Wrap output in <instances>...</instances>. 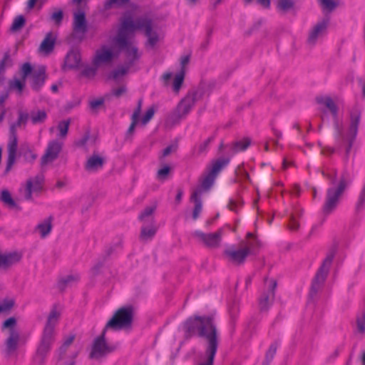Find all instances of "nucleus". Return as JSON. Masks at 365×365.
I'll return each mask as SVG.
<instances>
[{
    "label": "nucleus",
    "instance_id": "obj_1",
    "mask_svg": "<svg viewBox=\"0 0 365 365\" xmlns=\"http://www.w3.org/2000/svg\"><path fill=\"white\" fill-rule=\"evenodd\" d=\"M137 30H143L148 38L147 46L153 48L158 42V34L153 29L152 20L147 16L138 17L133 19L131 16H125L120 21L117 36L113 42L120 50L125 53L130 63L137 61L140 53L135 44L134 36Z\"/></svg>",
    "mask_w": 365,
    "mask_h": 365
},
{
    "label": "nucleus",
    "instance_id": "obj_2",
    "mask_svg": "<svg viewBox=\"0 0 365 365\" xmlns=\"http://www.w3.org/2000/svg\"><path fill=\"white\" fill-rule=\"evenodd\" d=\"M318 102L331 113L336 144L339 148H344L346 155L348 156L358 134L361 118V112L357 109L351 110L347 121L343 123L338 118V108L331 98H322Z\"/></svg>",
    "mask_w": 365,
    "mask_h": 365
},
{
    "label": "nucleus",
    "instance_id": "obj_3",
    "mask_svg": "<svg viewBox=\"0 0 365 365\" xmlns=\"http://www.w3.org/2000/svg\"><path fill=\"white\" fill-rule=\"evenodd\" d=\"M187 336L198 335L207 341L205 356L198 365H213L217 349V329L212 316H194L184 324Z\"/></svg>",
    "mask_w": 365,
    "mask_h": 365
},
{
    "label": "nucleus",
    "instance_id": "obj_4",
    "mask_svg": "<svg viewBox=\"0 0 365 365\" xmlns=\"http://www.w3.org/2000/svg\"><path fill=\"white\" fill-rule=\"evenodd\" d=\"M332 186L327 189L325 202L323 205V212L328 215L337 207L340 199L348 186V181L344 175H341L338 182H336V172L328 175Z\"/></svg>",
    "mask_w": 365,
    "mask_h": 365
},
{
    "label": "nucleus",
    "instance_id": "obj_5",
    "mask_svg": "<svg viewBox=\"0 0 365 365\" xmlns=\"http://www.w3.org/2000/svg\"><path fill=\"white\" fill-rule=\"evenodd\" d=\"M247 238L246 241L241 242L240 247H231L224 251L227 262L234 265H240L245 262L247 256L252 254L258 244L257 240L251 232L247 234Z\"/></svg>",
    "mask_w": 365,
    "mask_h": 365
},
{
    "label": "nucleus",
    "instance_id": "obj_6",
    "mask_svg": "<svg viewBox=\"0 0 365 365\" xmlns=\"http://www.w3.org/2000/svg\"><path fill=\"white\" fill-rule=\"evenodd\" d=\"M30 117V114L22 110L19 111V118L17 121L11 125L10 135L7 143V160L5 173H9L15 163L17 155L18 140L16 135V128L21 125H25Z\"/></svg>",
    "mask_w": 365,
    "mask_h": 365
},
{
    "label": "nucleus",
    "instance_id": "obj_7",
    "mask_svg": "<svg viewBox=\"0 0 365 365\" xmlns=\"http://www.w3.org/2000/svg\"><path fill=\"white\" fill-rule=\"evenodd\" d=\"M133 317V309L125 307L118 309L113 317L107 322L106 329L120 330L130 326Z\"/></svg>",
    "mask_w": 365,
    "mask_h": 365
},
{
    "label": "nucleus",
    "instance_id": "obj_8",
    "mask_svg": "<svg viewBox=\"0 0 365 365\" xmlns=\"http://www.w3.org/2000/svg\"><path fill=\"white\" fill-rule=\"evenodd\" d=\"M201 97L202 93L200 91H195L188 93L178 103L177 108L171 114L170 118L176 122L185 118Z\"/></svg>",
    "mask_w": 365,
    "mask_h": 365
},
{
    "label": "nucleus",
    "instance_id": "obj_9",
    "mask_svg": "<svg viewBox=\"0 0 365 365\" xmlns=\"http://www.w3.org/2000/svg\"><path fill=\"white\" fill-rule=\"evenodd\" d=\"M229 163V159L219 158L214 161L208 173L205 175L201 180V185L197 190H201V194L208 190L213 185L217 175L220 170Z\"/></svg>",
    "mask_w": 365,
    "mask_h": 365
},
{
    "label": "nucleus",
    "instance_id": "obj_10",
    "mask_svg": "<svg viewBox=\"0 0 365 365\" xmlns=\"http://www.w3.org/2000/svg\"><path fill=\"white\" fill-rule=\"evenodd\" d=\"M107 329H103L102 334L93 341L92 350L90 356L93 359H100L117 349V344H110L106 341V332Z\"/></svg>",
    "mask_w": 365,
    "mask_h": 365
},
{
    "label": "nucleus",
    "instance_id": "obj_11",
    "mask_svg": "<svg viewBox=\"0 0 365 365\" xmlns=\"http://www.w3.org/2000/svg\"><path fill=\"white\" fill-rule=\"evenodd\" d=\"M118 56V52L114 46L103 45L96 51L92 63L100 68L102 66L110 64Z\"/></svg>",
    "mask_w": 365,
    "mask_h": 365
},
{
    "label": "nucleus",
    "instance_id": "obj_12",
    "mask_svg": "<svg viewBox=\"0 0 365 365\" xmlns=\"http://www.w3.org/2000/svg\"><path fill=\"white\" fill-rule=\"evenodd\" d=\"M192 235L199 242L206 247L215 248L220 246L222 236V230H218L214 233H204L196 230Z\"/></svg>",
    "mask_w": 365,
    "mask_h": 365
},
{
    "label": "nucleus",
    "instance_id": "obj_13",
    "mask_svg": "<svg viewBox=\"0 0 365 365\" xmlns=\"http://www.w3.org/2000/svg\"><path fill=\"white\" fill-rule=\"evenodd\" d=\"M333 259L332 255L327 256L317 271L312 284L311 293L316 294L324 282Z\"/></svg>",
    "mask_w": 365,
    "mask_h": 365
},
{
    "label": "nucleus",
    "instance_id": "obj_14",
    "mask_svg": "<svg viewBox=\"0 0 365 365\" xmlns=\"http://www.w3.org/2000/svg\"><path fill=\"white\" fill-rule=\"evenodd\" d=\"M72 27L75 36L83 40L88 31V23L83 11L79 9L73 13Z\"/></svg>",
    "mask_w": 365,
    "mask_h": 365
},
{
    "label": "nucleus",
    "instance_id": "obj_15",
    "mask_svg": "<svg viewBox=\"0 0 365 365\" xmlns=\"http://www.w3.org/2000/svg\"><path fill=\"white\" fill-rule=\"evenodd\" d=\"M266 290L259 298V308L261 312L267 311L274 301L277 282L274 279L267 280Z\"/></svg>",
    "mask_w": 365,
    "mask_h": 365
},
{
    "label": "nucleus",
    "instance_id": "obj_16",
    "mask_svg": "<svg viewBox=\"0 0 365 365\" xmlns=\"http://www.w3.org/2000/svg\"><path fill=\"white\" fill-rule=\"evenodd\" d=\"M63 147V142L58 140H53L48 142L45 153L41 158V165H45L55 160Z\"/></svg>",
    "mask_w": 365,
    "mask_h": 365
},
{
    "label": "nucleus",
    "instance_id": "obj_17",
    "mask_svg": "<svg viewBox=\"0 0 365 365\" xmlns=\"http://www.w3.org/2000/svg\"><path fill=\"white\" fill-rule=\"evenodd\" d=\"M329 20L327 18L318 21L310 30L307 38V43L314 46L319 39L322 38L327 32Z\"/></svg>",
    "mask_w": 365,
    "mask_h": 365
},
{
    "label": "nucleus",
    "instance_id": "obj_18",
    "mask_svg": "<svg viewBox=\"0 0 365 365\" xmlns=\"http://www.w3.org/2000/svg\"><path fill=\"white\" fill-rule=\"evenodd\" d=\"M54 341V334L43 331L39 344L36 349V356L41 360L44 359L50 352Z\"/></svg>",
    "mask_w": 365,
    "mask_h": 365
},
{
    "label": "nucleus",
    "instance_id": "obj_19",
    "mask_svg": "<svg viewBox=\"0 0 365 365\" xmlns=\"http://www.w3.org/2000/svg\"><path fill=\"white\" fill-rule=\"evenodd\" d=\"M43 180V178L41 175H37L26 181L25 186L21 189V192L26 200H31L32 195L41 190Z\"/></svg>",
    "mask_w": 365,
    "mask_h": 365
},
{
    "label": "nucleus",
    "instance_id": "obj_20",
    "mask_svg": "<svg viewBox=\"0 0 365 365\" xmlns=\"http://www.w3.org/2000/svg\"><path fill=\"white\" fill-rule=\"evenodd\" d=\"M81 56L78 49L73 48L69 51L66 56L63 69H77L81 68Z\"/></svg>",
    "mask_w": 365,
    "mask_h": 365
},
{
    "label": "nucleus",
    "instance_id": "obj_21",
    "mask_svg": "<svg viewBox=\"0 0 365 365\" xmlns=\"http://www.w3.org/2000/svg\"><path fill=\"white\" fill-rule=\"evenodd\" d=\"M60 316L61 309L57 306H54L48 316L43 331L55 334V327L58 324Z\"/></svg>",
    "mask_w": 365,
    "mask_h": 365
},
{
    "label": "nucleus",
    "instance_id": "obj_22",
    "mask_svg": "<svg viewBox=\"0 0 365 365\" xmlns=\"http://www.w3.org/2000/svg\"><path fill=\"white\" fill-rule=\"evenodd\" d=\"M157 203L153 202L144 208V210L138 216V219L143 223V225L155 224L154 213L157 209Z\"/></svg>",
    "mask_w": 365,
    "mask_h": 365
},
{
    "label": "nucleus",
    "instance_id": "obj_23",
    "mask_svg": "<svg viewBox=\"0 0 365 365\" xmlns=\"http://www.w3.org/2000/svg\"><path fill=\"white\" fill-rule=\"evenodd\" d=\"M21 255L18 252L0 253V269H6L20 261Z\"/></svg>",
    "mask_w": 365,
    "mask_h": 365
},
{
    "label": "nucleus",
    "instance_id": "obj_24",
    "mask_svg": "<svg viewBox=\"0 0 365 365\" xmlns=\"http://www.w3.org/2000/svg\"><path fill=\"white\" fill-rule=\"evenodd\" d=\"M20 341V334L19 331L16 329H11L9 331V334L8 338L6 340V352L8 354H11L14 352L19 345Z\"/></svg>",
    "mask_w": 365,
    "mask_h": 365
},
{
    "label": "nucleus",
    "instance_id": "obj_25",
    "mask_svg": "<svg viewBox=\"0 0 365 365\" xmlns=\"http://www.w3.org/2000/svg\"><path fill=\"white\" fill-rule=\"evenodd\" d=\"M104 162L103 158L97 155H93L88 158L85 168L87 171L91 173L96 172L102 168Z\"/></svg>",
    "mask_w": 365,
    "mask_h": 365
},
{
    "label": "nucleus",
    "instance_id": "obj_26",
    "mask_svg": "<svg viewBox=\"0 0 365 365\" xmlns=\"http://www.w3.org/2000/svg\"><path fill=\"white\" fill-rule=\"evenodd\" d=\"M53 217L49 216L45 218L43 220L40 222L36 227L35 230L37 232L41 237L45 238L47 237L51 232L52 230V222Z\"/></svg>",
    "mask_w": 365,
    "mask_h": 365
},
{
    "label": "nucleus",
    "instance_id": "obj_27",
    "mask_svg": "<svg viewBox=\"0 0 365 365\" xmlns=\"http://www.w3.org/2000/svg\"><path fill=\"white\" fill-rule=\"evenodd\" d=\"M124 54H125V52ZM125 57L126 61L125 65L120 66L114 71H113L108 76L110 79L114 80L115 81L121 80L123 78V76L128 73L130 67L135 62L133 61V63H130L129 59H128L126 55H125Z\"/></svg>",
    "mask_w": 365,
    "mask_h": 365
},
{
    "label": "nucleus",
    "instance_id": "obj_28",
    "mask_svg": "<svg viewBox=\"0 0 365 365\" xmlns=\"http://www.w3.org/2000/svg\"><path fill=\"white\" fill-rule=\"evenodd\" d=\"M201 195V190H195L192 192L190 200L194 202L195 207L192 211V219L194 220H197L202 210V203L200 198Z\"/></svg>",
    "mask_w": 365,
    "mask_h": 365
},
{
    "label": "nucleus",
    "instance_id": "obj_29",
    "mask_svg": "<svg viewBox=\"0 0 365 365\" xmlns=\"http://www.w3.org/2000/svg\"><path fill=\"white\" fill-rule=\"evenodd\" d=\"M32 88L38 90L44 83L46 78V68L43 66L39 67L32 73Z\"/></svg>",
    "mask_w": 365,
    "mask_h": 365
},
{
    "label": "nucleus",
    "instance_id": "obj_30",
    "mask_svg": "<svg viewBox=\"0 0 365 365\" xmlns=\"http://www.w3.org/2000/svg\"><path fill=\"white\" fill-rule=\"evenodd\" d=\"M157 231L155 224L143 225L140 232V239L142 240H148L154 237Z\"/></svg>",
    "mask_w": 365,
    "mask_h": 365
},
{
    "label": "nucleus",
    "instance_id": "obj_31",
    "mask_svg": "<svg viewBox=\"0 0 365 365\" xmlns=\"http://www.w3.org/2000/svg\"><path fill=\"white\" fill-rule=\"evenodd\" d=\"M55 38H53L51 34H48L40 46V51L45 53H49L54 47Z\"/></svg>",
    "mask_w": 365,
    "mask_h": 365
},
{
    "label": "nucleus",
    "instance_id": "obj_32",
    "mask_svg": "<svg viewBox=\"0 0 365 365\" xmlns=\"http://www.w3.org/2000/svg\"><path fill=\"white\" fill-rule=\"evenodd\" d=\"M0 200L3 202V204L10 209H14L17 207V204L15 200L13 199L11 193L7 190H3L1 192L0 195Z\"/></svg>",
    "mask_w": 365,
    "mask_h": 365
},
{
    "label": "nucleus",
    "instance_id": "obj_33",
    "mask_svg": "<svg viewBox=\"0 0 365 365\" xmlns=\"http://www.w3.org/2000/svg\"><path fill=\"white\" fill-rule=\"evenodd\" d=\"M297 0H277V8L283 13L294 9Z\"/></svg>",
    "mask_w": 365,
    "mask_h": 365
},
{
    "label": "nucleus",
    "instance_id": "obj_34",
    "mask_svg": "<svg viewBox=\"0 0 365 365\" xmlns=\"http://www.w3.org/2000/svg\"><path fill=\"white\" fill-rule=\"evenodd\" d=\"M46 113L43 110H32L30 113V118L33 124H38L45 121Z\"/></svg>",
    "mask_w": 365,
    "mask_h": 365
},
{
    "label": "nucleus",
    "instance_id": "obj_35",
    "mask_svg": "<svg viewBox=\"0 0 365 365\" xmlns=\"http://www.w3.org/2000/svg\"><path fill=\"white\" fill-rule=\"evenodd\" d=\"M140 107H141V104L140 102L138 104V107L136 108V110L134 111V113L132 115V117H131L132 122H131V124L127 131L128 135H133L135 128L139 121V117H140V110H141Z\"/></svg>",
    "mask_w": 365,
    "mask_h": 365
},
{
    "label": "nucleus",
    "instance_id": "obj_36",
    "mask_svg": "<svg viewBox=\"0 0 365 365\" xmlns=\"http://www.w3.org/2000/svg\"><path fill=\"white\" fill-rule=\"evenodd\" d=\"M69 125V120H62L58 123L56 129L58 131V137L59 139H65L66 138Z\"/></svg>",
    "mask_w": 365,
    "mask_h": 365
},
{
    "label": "nucleus",
    "instance_id": "obj_37",
    "mask_svg": "<svg viewBox=\"0 0 365 365\" xmlns=\"http://www.w3.org/2000/svg\"><path fill=\"white\" fill-rule=\"evenodd\" d=\"M82 67V71L81 75L84 77H86L88 78H93L97 72L98 66H96L92 63L91 66L86 65V66H81Z\"/></svg>",
    "mask_w": 365,
    "mask_h": 365
},
{
    "label": "nucleus",
    "instance_id": "obj_38",
    "mask_svg": "<svg viewBox=\"0 0 365 365\" xmlns=\"http://www.w3.org/2000/svg\"><path fill=\"white\" fill-rule=\"evenodd\" d=\"M250 145V140L249 138H245L242 140H238L232 144V150L234 153L243 151L246 150Z\"/></svg>",
    "mask_w": 365,
    "mask_h": 365
},
{
    "label": "nucleus",
    "instance_id": "obj_39",
    "mask_svg": "<svg viewBox=\"0 0 365 365\" xmlns=\"http://www.w3.org/2000/svg\"><path fill=\"white\" fill-rule=\"evenodd\" d=\"M129 0H107L103 5V9L105 11L110 10L113 8L120 7L127 3Z\"/></svg>",
    "mask_w": 365,
    "mask_h": 365
},
{
    "label": "nucleus",
    "instance_id": "obj_40",
    "mask_svg": "<svg viewBox=\"0 0 365 365\" xmlns=\"http://www.w3.org/2000/svg\"><path fill=\"white\" fill-rule=\"evenodd\" d=\"M15 300L13 298H6L0 302V314L9 312L14 306Z\"/></svg>",
    "mask_w": 365,
    "mask_h": 365
},
{
    "label": "nucleus",
    "instance_id": "obj_41",
    "mask_svg": "<svg viewBox=\"0 0 365 365\" xmlns=\"http://www.w3.org/2000/svg\"><path fill=\"white\" fill-rule=\"evenodd\" d=\"M277 349V345L276 343H274L270 345L269 349L267 350V351L266 353L265 361H264L262 365H269V364L272 360V359L274 358V356L276 354Z\"/></svg>",
    "mask_w": 365,
    "mask_h": 365
},
{
    "label": "nucleus",
    "instance_id": "obj_42",
    "mask_svg": "<svg viewBox=\"0 0 365 365\" xmlns=\"http://www.w3.org/2000/svg\"><path fill=\"white\" fill-rule=\"evenodd\" d=\"M25 82L26 79H18L14 78L13 81L10 83V87L12 89L16 90L19 93H21L25 86Z\"/></svg>",
    "mask_w": 365,
    "mask_h": 365
},
{
    "label": "nucleus",
    "instance_id": "obj_43",
    "mask_svg": "<svg viewBox=\"0 0 365 365\" xmlns=\"http://www.w3.org/2000/svg\"><path fill=\"white\" fill-rule=\"evenodd\" d=\"M184 71H181L179 73H178L173 81V88L175 92H178L184 80Z\"/></svg>",
    "mask_w": 365,
    "mask_h": 365
},
{
    "label": "nucleus",
    "instance_id": "obj_44",
    "mask_svg": "<svg viewBox=\"0 0 365 365\" xmlns=\"http://www.w3.org/2000/svg\"><path fill=\"white\" fill-rule=\"evenodd\" d=\"M319 4L324 11H331L336 7L334 0H319Z\"/></svg>",
    "mask_w": 365,
    "mask_h": 365
},
{
    "label": "nucleus",
    "instance_id": "obj_45",
    "mask_svg": "<svg viewBox=\"0 0 365 365\" xmlns=\"http://www.w3.org/2000/svg\"><path fill=\"white\" fill-rule=\"evenodd\" d=\"M215 135L208 138L204 142L200 143L197 146L195 147V152L197 154H201L207 150V148L209 144L214 140Z\"/></svg>",
    "mask_w": 365,
    "mask_h": 365
},
{
    "label": "nucleus",
    "instance_id": "obj_46",
    "mask_svg": "<svg viewBox=\"0 0 365 365\" xmlns=\"http://www.w3.org/2000/svg\"><path fill=\"white\" fill-rule=\"evenodd\" d=\"M25 23V19L23 16L16 17L12 23L11 29L12 31H18L23 27Z\"/></svg>",
    "mask_w": 365,
    "mask_h": 365
},
{
    "label": "nucleus",
    "instance_id": "obj_47",
    "mask_svg": "<svg viewBox=\"0 0 365 365\" xmlns=\"http://www.w3.org/2000/svg\"><path fill=\"white\" fill-rule=\"evenodd\" d=\"M32 67L29 63H24L21 67V72L22 74V78L26 79V77L29 75H32Z\"/></svg>",
    "mask_w": 365,
    "mask_h": 365
},
{
    "label": "nucleus",
    "instance_id": "obj_48",
    "mask_svg": "<svg viewBox=\"0 0 365 365\" xmlns=\"http://www.w3.org/2000/svg\"><path fill=\"white\" fill-rule=\"evenodd\" d=\"M357 329L361 333L365 332V312L362 313L357 318Z\"/></svg>",
    "mask_w": 365,
    "mask_h": 365
},
{
    "label": "nucleus",
    "instance_id": "obj_49",
    "mask_svg": "<svg viewBox=\"0 0 365 365\" xmlns=\"http://www.w3.org/2000/svg\"><path fill=\"white\" fill-rule=\"evenodd\" d=\"M104 103V99L103 98H98L90 101V108L93 110H98Z\"/></svg>",
    "mask_w": 365,
    "mask_h": 365
},
{
    "label": "nucleus",
    "instance_id": "obj_50",
    "mask_svg": "<svg viewBox=\"0 0 365 365\" xmlns=\"http://www.w3.org/2000/svg\"><path fill=\"white\" fill-rule=\"evenodd\" d=\"M16 324V319L14 317H10L4 322L2 325V329H9L10 331L11 329H14Z\"/></svg>",
    "mask_w": 365,
    "mask_h": 365
},
{
    "label": "nucleus",
    "instance_id": "obj_51",
    "mask_svg": "<svg viewBox=\"0 0 365 365\" xmlns=\"http://www.w3.org/2000/svg\"><path fill=\"white\" fill-rule=\"evenodd\" d=\"M154 113H155V110H154L153 108H150L146 111L145 114L144 115V116L142 118V120H141L142 124L145 125L146 123H148L150 121V120L153 117Z\"/></svg>",
    "mask_w": 365,
    "mask_h": 365
},
{
    "label": "nucleus",
    "instance_id": "obj_52",
    "mask_svg": "<svg viewBox=\"0 0 365 365\" xmlns=\"http://www.w3.org/2000/svg\"><path fill=\"white\" fill-rule=\"evenodd\" d=\"M170 167L168 165L164 166L158 171V178L160 180H165L170 173Z\"/></svg>",
    "mask_w": 365,
    "mask_h": 365
},
{
    "label": "nucleus",
    "instance_id": "obj_53",
    "mask_svg": "<svg viewBox=\"0 0 365 365\" xmlns=\"http://www.w3.org/2000/svg\"><path fill=\"white\" fill-rule=\"evenodd\" d=\"M79 279L78 275H68L64 278H63L61 281L62 284H63L65 286L70 284L73 282H75L78 281Z\"/></svg>",
    "mask_w": 365,
    "mask_h": 365
},
{
    "label": "nucleus",
    "instance_id": "obj_54",
    "mask_svg": "<svg viewBox=\"0 0 365 365\" xmlns=\"http://www.w3.org/2000/svg\"><path fill=\"white\" fill-rule=\"evenodd\" d=\"M299 227V224L297 220L295 219L294 215L290 217L289 228L292 231H297Z\"/></svg>",
    "mask_w": 365,
    "mask_h": 365
},
{
    "label": "nucleus",
    "instance_id": "obj_55",
    "mask_svg": "<svg viewBox=\"0 0 365 365\" xmlns=\"http://www.w3.org/2000/svg\"><path fill=\"white\" fill-rule=\"evenodd\" d=\"M51 19L54 21L57 24H59L63 19V12L61 10H58L53 13L51 15Z\"/></svg>",
    "mask_w": 365,
    "mask_h": 365
},
{
    "label": "nucleus",
    "instance_id": "obj_56",
    "mask_svg": "<svg viewBox=\"0 0 365 365\" xmlns=\"http://www.w3.org/2000/svg\"><path fill=\"white\" fill-rule=\"evenodd\" d=\"M125 93H126V88L125 86H121L118 88H114L112 90V94L117 98L122 96Z\"/></svg>",
    "mask_w": 365,
    "mask_h": 365
},
{
    "label": "nucleus",
    "instance_id": "obj_57",
    "mask_svg": "<svg viewBox=\"0 0 365 365\" xmlns=\"http://www.w3.org/2000/svg\"><path fill=\"white\" fill-rule=\"evenodd\" d=\"M6 96L0 97V122H1L4 119L5 115V110L4 103L5 101Z\"/></svg>",
    "mask_w": 365,
    "mask_h": 365
},
{
    "label": "nucleus",
    "instance_id": "obj_58",
    "mask_svg": "<svg viewBox=\"0 0 365 365\" xmlns=\"http://www.w3.org/2000/svg\"><path fill=\"white\" fill-rule=\"evenodd\" d=\"M74 339H75L74 334H69L68 336L65 337V339H63V344H64V346H69L74 341Z\"/></svg>",
    "mask_w": 365,
    "mask_h": 365
},
{
    "label": "nucleus",
    "instance_id": "obj_59",
    "mask_svg": "<svg viewBox=\"0 0 365 365\" xmlns=\"http://www.w3.org/2000/svg\"><path fill=\"white\" fill-rule=\"evenodd\" d=\"M176 147L175 145H169L165 148L163 151V156L165 157L170 155L173 151L175 150Z\"/></svg>",
    "mask_w": 365,
    "mask_h": 365
},
{
    "label": "nucleus",
    "instance_id": "obj_60",
    "mask_svg": "<svg viewBox=\"0 0 365 365\" xmlns=\"http://www.w3.org/2000/svg\"><path fill=\"white\" fill-rule=\"evenodd\" d=\"M190 56L188 55L184 56L180 58V64L182 66V70L184 71L185 66L189 63Z\"/></svg>",
    "mask_w": 365,
    "mask_h": 365
},
{
    "label": "nucleus",
    "instance_id": "obj_61",
    "mask_svg": "<svg viewBox=\"0 0 365 365\" xmlns=\"http://www.w3.org/2000/svg\"><path fill=\"white\" fill-rule=\"evenodd\" d=\"M9 56H5L0 63V74L4 71L6 64L9 62Z\"/></svg>",
    "mask_w": 365,
    "mask_h": 365
},
{
    "label": "nucleus",
    "instance_id": "obj_62",
    "mask_svg": "<svg viewBox=\"0 0 365 365\" xmlns=\"http://www.w3.org/2000/svg\"><path fill=\"white\" fill-rule=\"evenodd\" d=\"M237 205L238 203L237 202H235V200H231L230 201V203L228 205V207L230 208V210H232V211H235V212H237Z\"/></svg>",
    "mask_w": 365,
    "mask_h": 365
},
{
    "label": "nucleus",
    "instance_id": "obj_63",
    "mask_svg": "<svg viewBox=\"0 0 365 365\" xmlns=\"http://www.w3.org/2000/svg\"><path fill=\"white\" fill-rule=\"evenodd\" d=\"M68 346H64V344H62L59 349L58 350V354L59 357H61L66 351Z\"/></svg>",
    "mask_w": 365,
    "mask_h": 365
},
{
    "label": "nucleus",
    "instance_id": "obj_64",
    "mask_svg": "<svg viewBox=\"0 0 365 365\" xmlns=\"http://www.w3.org/2000/svg\"><path fill=\"white\" fill-rule=\"evenodd\" d=\"M173 76V74L171 73H165L163 75V80L164 81L165 83H168V81L170 80V78H172Z\"/></svg>",
    "mask_w": 365,
    "mask_h": 365
}]
</instances>
